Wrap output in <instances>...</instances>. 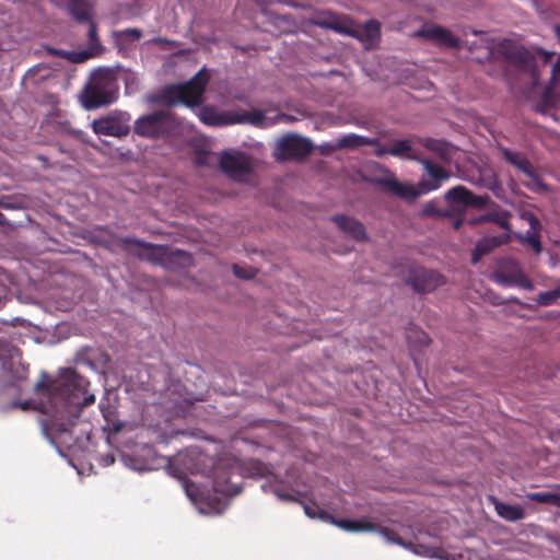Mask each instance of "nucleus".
<instances>
[{"mask_svg": "<svg viewBox=\"0 0 560 560\" xmlns=\"http://www.w3.org/2000/svg\"><path fill=\"white\" fill-rule=\"evenodd\" d=\"M219 164L226 175L236 180H244L252 173L250 161L244 153L224 152L220 156Z\"/></svg>", "mask_w": 560, "mask_h": 560, "instance_id": "12", "label": "nucleus"}, {"mask_svg": "<svg viewBox=\"0 0 560 560\" xmlns=\"http://www.w3.org/2000/svg\"><path fill=\"white\" fill-rule=\"evenodd\" d=\"M421 35L428 39L434 40L439 45L457 48L459 47V38L445 27L434 25L421 31Z\"/></svg>", "mask_w": 560, "mask_h": 560, "instance_id": "18", "label": "nucleus"}, {"mask_svg": "<svg viewBox=\"0 0 560 560\" xmlns=\"http://www.w3.org/2000/svg\"><path fill=\"white\" fill-rule=\"evenodd\" d=\"M143 33L140 28L130 27L125 28L116 34V39L118 44L125 45L131 42L139 40L142 37Z\"/></svg>", "mask_w": 560, "mask_h": 560, "instance_id": "33", "label": "nucleus"}, {"mask_svg": "<svg viewBox=\"0 0 560 560\" xmlns=\"http://www.w3.org/2000/svg\"><path fill=\"white\" fill-rule=\"evenodd\" d=\"M377 144L376 138H369L364 136H359L355 133H349L346 136L340 137L334 149L336 150H342V149H355L363 145H372L374 147Z\"/></svg>", "mask_w": 560, "mask_h": 560, "instance_id": "26", "label": "nucleus"}, {"mask_svg": "<svg viewBox=\"0 0 560 560\" xmlns=\"http://www.w3.org/2000/svg\"><path fill=\"white\" fill-rule=\"evenodd\" d=\"M555 94L560 97V56L552 68L551 84L544 91L537 110L546 113L552 108L555 106Z\"/></svg>", "mask_w": 560, "mask_h": 560, "instance_id": "17", "label": "nucleus"}, {"mask_svg": "<svg viewBox=\"0 0 560 560\" xmlns=\"http://www.w3.org/2000/svg\"><path fill=\"white\" fill-rule=\"evenodd\" d=\"M555 34H556L557 38L560 40V25L555 26Z\"/></svg>", "mask_w": 560, "mask_h": 560, "instance_id": "47", "label": "nucleus"}, {"mask_svg": "<svg viewBox=\"0 0 560 560\" xmlns=\"http://www.w3.org/2000/svg\"><path fill=\"white\" fill-rule=\"evenodd\" d=\"M277 495L280 500H283V501L299 502V500L290 493L277 492ZM300 503H302V502L300 501Z\"/></svg>", "mask_w": 560, "mask_h": 560, "instance_id": "44", "label": "nucleus"}, {"mask_svg": "<svg viewBox=\"0 0 560 560\" xmlns=\"http://www.w3.org/2000/svg\"><path fill=\"white\" fill-rule=\"evenodd\" d=\"M185 492L188 495V498L197 503H202L206 501V499L209 498L205 495L203 492L200 491V489L190 480H186L184 483Z\"/></svg>", "mask_w": 560, "mask_h": 560, "instance_id": "36", "label": "nucleus"}, {"mask_svg": "<svg viewBox=\"0 0 560 560\" xmlns=\"http://www.w3.org/2000/svg\"><path fill=\"white\" fill-rule=\"evenodd\" d=\"M150 42L164 48H174L176 46L174 40L167 39L165 37H154Z\"/></svg>", "mask_w": 560, "mask_h": 560, "instance_id": "43", "label": "nucleus"}, {"mask_svg": "<svg viewBox=\"0 0 560 560\" xmlns=\"http://www.w3.org/2000/svg\"><path fill=\"white\" fill-rule=\"evenodd\" d=\"M28 377V365L22 362L21 351L12 342L0 337V384L15 386Z\"/></svg>", "mask_w": 560, "mask_h": 560, "instance_id": "6", "label": "nucleus"}, {"mask_svg": "<svg viewBox=\"0 0 560 560\" xmlns=\"http://www.w3.org/2000/svg\"><path fill=\"white\" fill-rule=\"evenodd\" d=\"M479 222H493L505 231H511L510 213L508 211L487 213L479 219Z\"/></svg>", "mask_w": 560, "mask_h": 560, "instance_id": "31", "label": "nucleus"}, {"mask_svg": "<svg viewBox=\"0 0 560 560\" xmlns=\"http://www.w3.org/2000/svg\"><path fill=\"white\" fill-rule=\"evenodd\" d=\"M495 282L506 287H518L528 291L534 289L532 280L524 273L518 264L502 266L493 276Z\"/></svg>", "mask_w": 560, "mask_h": 560, "instance_id": "13", "label": "nucleus"}, {"mask_svg": "<svg viewBox=\"0 0 560 560\" xmlns=\"http://www.w3.org/2000/svg\"><path fill=\"white\" fill-rule=\"evenodd\" d=\"M494 509L497 514L509 522H517L525 517V511L520 505H511L495 501Z\"/></svg>", "mask_w": 560, "mask_h": 560, "instance_id": "27", "label": "nucleus"}, {"mask_svg": "<svg viewBox=\"0 0 560 560\" xmlns=\"http://www.w3.org/2000/svg\"><path fill=\"white\" fill-rule=\"evenodd\" d=\"M560 299V285L553 290L540 292L536 302L541 306H549Z\"/></svg>", "mask_w": 560, "mask_h": 560, "instance_id": "37", "label": "nucleus"}, {"mask_svg": "<svg viewBox=\"0 0 560 560\" xmlns=\"http://www.w3.org/2000/svg\"><path fill=\"white\" fill-rule=\"evenodd\" d=\"M422 164L427 172L418 182L417 186L399 182L394 174L377 179V185L392 195L412 202L421 195L439 189L442 184L448 180L452 174L440 164L430 160H423Z\"/></svg>", "mask_w": 560, "mask_h": 560, "instance_id": "2", "label": "nucleus"}, {"mask_svg": "<svg viewBox=\"0 0 560 560\" xmlns=\"http://www.w3.org/2000/svg\"><path fill=\"white\" fill-rule=\"evenodd\" d=\"M93 130L97 135L121 137L128 133V128L114 118H101L93 121Z\"/></svg>", "mask_w": 560, "mask_h": 560, "instance_id": "25", "label": "nucleus"}, {"mask_svg": "<svg viewBox=\"0 0 560 560\" xmlns=\"http://www.w3.org/2000/svg\"><path fill=\"white\" fill-rule=\"evenodd\" d=\"M89 24L88 38L91 47H96L100 45L98 35H97V26L93 20L91 22H86Z\"/></svg>", "mask_w": 560, "mask_h": 560, "instance_id": "41", "label": "nucleus"}, {"mask_svg": "<svg viewBox=\"0 0 560 560\" xmlns=\"http://www.w3.org/2000/svg\"><path fill=\"white\" fill-rule=\"evenodd\" d=\"M407 283L410 284L416 292L427 293L443 284L444 278L436 271L420 266H411Z\"/></svg>", "mask_w": 560, "mask_h": 560, "instance_id": "11", "label": "nucleus"}, {"mask_svg": "<svg viewBox=\"0 0 560 560\" xmlns=\"http://www.w3.org/2000/svg\"><path fill=\"white\" fill-rule=\"evenodd\" d=\"M75 137L79 138L83 142H88V140L84 138V133L82 131H75Z\"/></svg>", "mask_w": 560, "mask_h": 560, "instance_id": "46", "label": "nucleus"}, {"mask_svg": "<svg viewBox=\"0 0 560 560\" xmlns=\"http://www.w3.org/2000/svg\"><path fill=\"white\" fill-rule=\"evenodd\" d=\"M207 153H199L196 156V164L198 165H205L207 162Z\"/></svg>", "mask_w": 560, "mask_h": 560, "instance_id": "45", "label": "nucleus"}, {"mask_svg": "<svg viewBox=\"0 0 560 560\" xmlns=\"http://www.w3.org/2000/svg\"><path fill=\"white\" fill-rule=\"evenodd\" d=\"M235 124H249L255 127H265L266 117L261 110H242L234 112L233 125Z\"/></svg>", "mask_w": 560, "mask_h": 560, "instance_id": "29", "label": "nucleus"}, {"mask_svg": "<svg viewBox=\"0 0 560 560\" xmlns=\"http://www.w3.org/2000/svg\"><path fill=\"white\" fill-rule=\"evenodd\" d=\"M213 490L228 497H233L241 492L240 487L231 485L229 481L223 483L218 479L213 481Z\"/></svg>", "mask_w": 560, "mask_h": 560, "instance_id": "38", "label": "nucleus"}, {"mask_svg": "<svg viewBox=\"0 0 560 560\" xmlns=\"http://www.w3.org/2000/svg\"><path fill=\"white\" fill-rule=\"evenodd\" d=\"M526 218L529 222L530 229L526 232L525 235L516 233L515 237L520 242L528 244L536 254H539L542 250L540 235L538 232L540 223L538 219L533 214H526Z\"/></svg>", "mask_w": 560, "mask_h": 560, "instance_id": "24", "label": "nucleus"}, {"mask_svg": "<svg viewBox=\"0 0 560 560\" xmlns=\"http://www.w3.org/2000/svg\"><path fill=\"white\" fill-rule=\"evenodd\" d=\"M332 221L342 232L347 233L355 241L366 238L365 228L360 221L343 214L332 217Z\"/></svg>", "mask_w": 560, "mask_h": 560, "instance_id": "20", "label": "nucleus"}, {"mask_svg": "<svg viewBox=\"0 0 560 560\" xmlns=\"http://www.w3.org/2000/svg\"><path fill=\"white\" fill-rule=\"evenodd\" d=\"M117 97V80L108 70L98 69L83 91L82 103L86 109H96L114 103Z\"/></svg>", "mask_w": 560, "mask_h": 560, "instance_id": "4", "label": "nucleus"}, {"mask_svg": "<svg viewBox=\"0 0 560 560\" xmlns=\"http://www.w3.org/2000/svg\"><path fill=\"white\" fill-rule=\"evenodd\" d=\"M210 80L208 71L200 69L188 82L167 85L161 93V101L168 106L184 104L188 107L199 106Z\"/></svg>", "mask_w": 560, "mask_h": 560, "instance_id": "3", "label": "nucleus"}, {"mask_svg": "<svg viewBox=\"0 0 560 560\" xmlns=\"http://www.w3.org/2000/svg\"><path fill=\"white\" fill-rule=\"evenodd\" d=\"M34 393L39 397V400H38L37 402H33L32 400H25V401H23V402H19V401H16V402H14V404H13V406H14V407H19V408H21L22 410H28V409H32V408H33V409H35V410H37V411L42 412V411L38 409V406H39V404H40L42 401H47V399H46V397H44V396H42V395L37 394L35 389H34Z\"/></svg>", "mask_w": 560, "mask_h": 560, "instance_id": "40", "label": "nucleus"}, {"mask_svg": "<svg viewBox=\"0 0 560 560\" xmlns=\"http://www.w3.org/2000/svg\"><path fill=\"white\" fill-rule=\"evenodd\" d=\"M530 501L551 504L560 508V494L552 492H530L526 495Z\"/></svg>", "mask_w": 560, "mask_h": 560, "instance_id": "32", "label": "nucleus"}, {"mask_svg": "<svg viewBox=\"0 0 560 560\" xmlns=\"http://www.w3.org/2000/svg\"><path fill=\"white\" fill-rule=\"evenodd\" d=\"M447 205L445 218L451 219L455 230H458L464 221L468 208L481 209L490 200L489 196H478L463 185H457L444 194Z\"/></svg>", "mask_w": 560, "mask_h": 560, "instance_id": "5", "label": "nucleus"}, {"mask_svg": "<svg viewBox=\"0 0 560 560\" xmlns=\"http://www.w3.org/2000/svg\"><path fill=\"white\" fill-rule=\"evenodd\" d=\"M353 30L360 33L358 39L370 44L377 42L381 37V23L374 19L366 21L362 27L353 26Z\"/></svg>", "mask_w": 560, "mask_h": 560, "instance_id": "28", "label": "nucleus"}, {"mask_svg": "<svg viewBox=\"0 0 560 560\" xmlns=\"http://www.w3.org/2000/svg\"><path fill=\"white\" fill-rule=\"evenodd\" d=\"M375 147V155L378 158H383L385 155H393L396 158H402V159H413L412 152V143L408 139H395L389 141L386 144H383L377 139V144Z\"/></svg>", "mask_w": 560, "mask_h": 560, "instance_id": "16", "label": "nucleus"}, {"mask_svg": "<svg viewBox=\"0 0 560 560\" xmlns=\"http://www.w3.org/2000/svg\"><path fill=\"white\" fill-rule=\"evenodd\" d=\"M511 237L508 233L495 235V236H487L481 238L477 244L472 252V264H477L482 256L489 254L494 248L508 244Z\"/></svg>", "mask_w": 560, "mask_h": 560, "instance_id": "19", "label": "nucleus"}, {"mask_svg": "<svg viewBox=\"0 0 560 560\" xmlns=\"http://www.w3.org/2000/svg\"><path fill=\"white\" fill-rule=\"evenodd\" d=\"M407 545V549H411L416 555L419 556H425V557H435L436 556V549L427 547L423 545H413L411 541L404 540Z\"/></svg>", "mask_w": 560, "mask_h": 560, "instance_id": "39", "label": "nucleus"}, {"mask_svg": "<svg viewBox=\"0 0 560 560\" xmlns=\"http://www.w3.org/2000/svg\"><path fill=\"white\" fill-rule=\"evenodd\" d=\"M302 504H303L305 514L310 518H319L327 523L334 522V516L330 513H328L327 511L319 509L316 504H314V505H310L306 503H302Z\"/></svg>", "mask_w": 560, "mask_h": 560, "instance_id": "34", "label": "nucleus"}, {"mask_svg": "<svg viewBox=\"0 0 560 560\" xmlns=\"http://www.w3.org/2000/svg\"><path fill=\"white\" fill-rule=\"evenodd\" d=\"M120 244L129 254L163 267H168L175 258L186 255L183 250H171L166 246L153 245L131 237L121 238Z\"/></svg>", "mask_w": 560, "mask_h": 560, "instance_id": "7", "label": "nucleus"}, {"mask_svg": "<svg viewBox=\"0 0 560 560\" xmlns=\"http://www.w3.org/2000/svg\"><path fill=\"white\" fill-rule=\"evenodd\" d=\"M310 139L289 133L277 141L273 156L279 162L303 160L313 151Z\"/></svg>", "mask_w": 560, "mask_h": 560, "instance_id": "8", "label": "nucleus"}, {"mask_svg": "<svg viewBox=\"0 0 560 560\" xmlns=\"http://www.w3.org/2000/svg\"><path fill=\"white\" fill-rule=\"evenodd\" d=\"M504 160L529 178H536V172L529 160L521 152H513L509 148L500 147Z\"/></svg>", "mask_w": 560, "mask_h": 560, "instance_id": "21", "label": "nucleus"}, {"mask_svg": "<svg viewBox=\"0 0 560 560\" xmlns=\"http://www.w3.org/2000/svg\"><path fill=\"white\" fill-rule=\"evenodd\" d=\"M66 10L78 23H86L93 20V9L88 0H67Z\"/></svg>", "mask_w": 560, "mask_h": 560, "instance_id": "23", "label": "nucleus"}, {"mask_svg": "<svg viewBox=\"0 0 560 560\" xmlns=\"http://www.w3.org/2000/svg\"><path fill=\"white\" fill-rule=\"evenodd\" d=\"M101 412L108 427H112L116 432L119 431L122 424L118 421L117 409L110 404L108 398H103L100 402Z\"/></svg>", "mask_w": 560, "mask_h": 560, "instance_id": "30", "label": "nucleus"}, {"mask_svg": "<svg viewBox=\"0 0 560 560\" xmlns=\"http://www.w3.org/2000/svg\"><path fill=\"white\" fill-rule=\"evenodd\" d=\"M171 114L165 110H155L139 117L135 121V132L143 138L156 139L168 132Z\"/></svg>", "mask_w": 560, "mask_h": 560, "instance_id": "9", "label": "nucleus"}, {"mask_svg": "<svg viewBox=\"0 0 560 560\" xmlns=\"http://www.w3.org/2000/svg\"><path fill=\"white\" fill-rule=\"evenodd\" d=\"M331 524L337 525L338 527L351 532V533H360V532H377L382 537H384L388 542H393L399 545L401 547H407L404 539L394 530L388 527L380 526L374 524L368 520H335Z\"/></svg>", "mask_w": 560, "mask_h": 560, "instance_id": "10", "label": "nucleus"}, {"mask_svg": "<svg viewBox=\"0 0 560 560\" xmlns=\"http://www.w3.org/2000/svg\"><path fill=\"white\" fill-rule=\"evenodd\" d=\"M90 382L72 368L63 369L57 377L43 372L35 384L37 394L46 397L38 409L48 416L46 427L62 438L70 433L82 409L95 401V396L88 393Z\"/></svg>", "mask_w": 560, "mask_h": 560, "instance_id": "1", "label": "nucleus"}, {"mask_svg": "<svg viewBox=\"0 0 560 560\" xmlns=\"http://www.w3.org/2000/svg\"><path fill=\"white\" fill-rule=\"evenodd\" d=\"M446 209H441L436 199L428 201L421 209L420 214L424 218H445Z\"/></svg>", "mask_w": 560, "mask_h": 560, "instance_id": "35", "label": "nucleus"}, {"mask_svg": "<svg viewBox=\"0 0 560 560\" xmlns=\"http://www.w3.org/2000/svg\"><path fill=\"white\" fill-rule=\"evenodd\" d=\"M233 272L237 278H241V279H252L255 276V272L253 269H246V268L240 267L238 265H233Z\"/></svg>", "mask_w": 560, "mask_h": 560, "instance_id": "42", "label": "nucleus"}, {"mask_svg": "<svg viewBox=\"0 0 560 560\" xmlns=\"http://www.w3.org/2000/svg\"><path fill=\"white\" fill-rule=\"evenodd\" d=\"M314 25L332 30L339 34L359 37L360 33L353 30V23L330 11L318 12L312 20Z\"/></svg>", "mask_w": 560, "mask_h": 560, "instance_id": "14", "label": "nucleus"}, {"mask_svg": "<svg viewBox=\"0 0 560 560\" xmlns=\"http://www.w3.org/2000/svg\"><path fill=\"white\" fill-rule=\"evenodd\" d=\"M234 112L217 110L213 107H203L200 113V119L208 126H229L233 125Z\"/></svg>", "mask_w": 560, "mask_h": 560, "instance_id": "22", "label": "nucleus"}, {"mask_svg": "<svg viewBox=\"0 0 560 560\" xmlns=\"http://www.w3.org/2000/svg\"><path fill=\"white\" fill-rule=\"evenodd\" d=\"M498 54L520 70L526 69L533 61V57L529 51L516 45L511 39H503L499 44Z\"/></svg>", "mask_w": 560, "mask_h": 560, "instance_id": "15", "label": "nucleus"}]
</instances>
